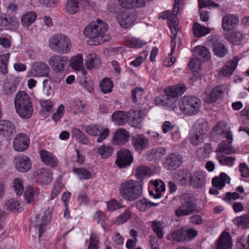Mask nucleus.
Instances as JSON below:
<instances>
[{"label":"nucleus","mask_w":249,"mask_h":249,"mask_svg":"<svg viewBox=\"0 0 249 249\" xmlns=\"http://www.w3.org/2000/svg\"><path fill=\"white\" fill-rule=\"evenodd\" d=\"M246 35L241 32L236 31L231 35L230 40L234 45H239L244 40Z\"/></svg>","instance_id":"obj_51"},{"label":"nucleus","mask_w":249,"mask_h":249,"mask_svg":"<svg viewBox=\"0 0 249 249\" xmlns=\"http://www.w3.org/2000/svg\"><path fill=\"white\" fill-rule=\"evenodd\" d=\"M40 158L42 161L46 165L51 167H55L58 164V160L56 157L52 153L44 150L40 152Z\"/></svg>","instance_id":"obj_25"},{"label":"nucleus","mask_w":249,"mask_h":249,"mask_svg":"<svg viewBox=\"0 0 249 249\" xmlns=\"http://www.w3.org/2000/svg\"><path fill=\"white\" fill-rule=\"evenodd\" d=\"M9 53L0 55V73L6 74L8 72L7 64L10 57Z\"/></svg>","instance_id":"obj_45"},{"label":"nucleus","mask_w":249,"mask_h":249,"mask_svg":"<svg viewBox=\"0 0 249 249\" xmlns=\"http://www.w3.org/2000/svg\"><path fill=\"white\" fill-rule=\"evenodd\" d=\"M48 46L52 51L60 54L68 53L72 48L70 38L62 33L53 35L49 40Z\"/></svg>","instance_id":"obj_2"},{"label":"nucleus","mask_w":249,"mask_h":249,"mask_svg":"<svg viewBox=\"0 0 249 249\" xmlns=\"http://www.w3.org/2000/svg\"><path fill=\"white\" fill-rule=\"evenodd\" d=\"M85 131L90 135L98 136L100 133V128L98 126L95 124L87 125L85 129Z\"/></svg>","instance_id":"obj_62"},{"label":"nucleus","mask_w":249,"mask_h":249,"mask_svg":"<svg viewBox=\"0 0 249 249\" xmlns=\"http://www.w3.org/2000/svg\"><path fill=\"white\" fill-rule=\"evenodd\" d=\"M71 135L72 137L76 138L77 140L80 143L84 144H89L90 143L89 140L87 137L86 135L78 128H73Z\"/></svg>","instance_id":"obj_42"},{"label":"nucleus","mask_w":249,"mask_h":249,"mask_svg":"<svg viewBox=\"0 0 249 249\" xmlns=\"http://www.w3.org/2000/svg\"><path fill=\"white\" fill-rule=\"evenodd\" d=\"M15 107L17 113L23 118H29L33 112L32 103L28 94L24 91L18 92L16 95Z\"/></svg>","instance_id":"obj_3"},{"label":"nucleus","mask_w":249,"mask_h":249,"mask_svg":"<svg viewBox=\"0 0 249 249\" xmlns=\"http://www.w3.org/2000/svg\"><path fill=\"white\" fill-rule=\"evenodd\" d=\"M30 144L28 136L24 133L18 134L13 141V147L15 150L22 152L26 149Z\"/></svg>","instance_id":"obj_16"},{"label":"nucleus","mask_w":249,"mask_h":249,"mask_svg":"<svg viewBox=\"0 0 249 249\" xmlns=\"http://www.w3.org/2000/svg\"><path fill=\"white\" fill-rule=\"evenodd\" d=\"M132 114H133V116L131 120V125L133 127L138 128L140 126V124L145 116L146 112L144 110H140L133 111Z\"/></svg>","instance_id":"obj_38"},{"label":"nucleus","mask_w":249,"mask_h":249,"mask_svg":"<svg viewBox=\"0 0 249 249\" xmlns=\"http://www.w3.org/2000/svg\"><path fill=\"white\" fill-rule=\"evenodd\" d=\"M205 179L204 173L201 171H197L192 175L190 183L195 188L201 187L204 185Z\"/></svg>","instance_id":"obj_32"},{"label":"nucleus","mask_w":249,"mask_h":249,"mask_svg":"<svg viewBox=\"0 0 249 249\" xmlns=\"http://www.w3.org/2000/svg\"><path fill=\"white\" fill-rule=\"evenodd\" d=\"M194 35L196 37H201L209 34L211 29L204 27L198 23H195L193 26Z\"/></svg>","instance_id":"obj_39"},{"label":"nucleus","mask_w":249,"mask_h":249,"mask_svg":"<svg viewBox=\"0 0 249 249\" xmlns=\"http://www.w3.org/2000/svg\"><path fill=\"white\" fill-rule=\"evenodd\" d=\"M239 60V58L236 56L230 61L222 69V74L228 76L232 74L237 67Z\"/></svg>","instance_id":"obj_34"},{"label":"nucleus","mask_w":249,"mask_h":249,"mask_svg":"<svg viewBox=\"0 0 249 249\" xmlns=\"http://www.w3.org/2000/svg\"><path fill=\"white\" fill-rule=\"evenodd\" d=\"M72 171L78 175L81 180L89 179L91 176V173L85 168H74Z\"/></svg>","instance_id":"obj_47"},{"label":"nucleus","mask_w":249,"mask_h":249,"mask_svg":"<svg viewBox=\"0 0 249 249\" xmlns=\"http://www.w3.org/2000/svg\"><path fill=\"white\" fill-rule=\"evenodd\" d=\"M117 20L120 25L124 28L129 27L131 24L135 21L136 17L132 14H124L122 16H119Z\"/></svg>","instance_id":"obj_35"},{"label":"nucleus","mask_w":249,"mask_h":249,"mask_svg":"<svg viewBox=\"0 0 249 249\" xmlns=\"http://www.w3.org/2000/svg\"><path fill=\"white\" fill-rule=\"evenodd\" d=\"M71 66L75 70H80L83 66L82 56L81 55L74 56L71 60Z\"/></svg>","instance_id":"obj_53"},{"label":"nucleus","mask_w":249,"mask_h":249,"mask_svg":"<svg viewBox=\"0 0 249 249\" xmlns=\"http://www.w3.org/2000/svg\"><path fill=\"white\" fill-rule=\"evenodd\" d=\"M87 249H99V238L95 233H91Z\"/></svg>","instance_id":"obj_59"},{"label":"nucleus","mask_w":249,"mask_h":249,"mask_svg":"<svg viewBox=\"0 0 249 249\" xmlns=\"http://www.w3.org/2000/svg\"><path fill=\"white\" fill-rule=\"evenodd\" d=\"M148 54V53L147 51H144L142 52L138 57L130 63V64L135 67H139L145 60Z\"/></svg>","instance_id":"obj_58"},{"label":"nucleus","mask_w":249,"mask_h":249,"mask_svg":"<svg viewBox=\"0 0 249 249\" xmlns=\"http://www.w3.org/2000/svg\"><path fill=\"white\" fill-rule=\"evenodd\" d=\"M36 18V15L35 12L32 11L28 12L21 17V25L28 27L35 21Z\"/></svg>","instance_id":"obj_40"},{"label":"nucleus","mask_w":249,"mask_h":249,"mask_svg":"<svg viewBox=\"0 0 249 249\" xmlns=\"http://www.w3.org/2000/svg\"><path fill=\"white\" fill-rule=\"evenodd\" d=\"M233 223L238 225H242L245 228H249V216L242 215L233 220Z\"/></svg>","instance_id":"obj_55"},{"label":"nucleus","mask_w":249,"mask_h":249,"mask_svg":"<svg viewBox=\"0 0 249 249\" xmlns=\"http://www.w3.org/2000/svg\"><path fill=\"white\" fill-rule=\"evenodd\" d=\"M113 150L110 146L106 145L101 146L98 150V153L101 156L103 159H107L111 156Z\"/></svg>","instance_id":"obj_57"},{"label":"nucleus","mask_w":249,"mask_h":249,"mask_svg":"<svg viewBox=\"0 0 249 249\" xmlns=\"http://www.w3.org/2000/svg\"><path fill=\"white\" fill-rule=\"evenodd\" d=\"M194 49L196 53L204 61H208L211 58V53L206 47L198 46L195 47Z\"/></svg>","instance_id":"obj_43"},{"label":"nucleus","mask_w":249,"mask_h":249,"mask_svg":"<svg viewBox=\"0 0 249 249\" xmlns=\"http://www.w3.org/2000/svg\"><path fill=\"white\" fill-rule=\"evenodd\" d=\"M34 176L45 184L50 183L53 178L52 172L48 168L39 169L34 173Z\"/></svg>","instance_id":"obj_22"},{"label":"nucleus","mask_w":249,"mask_h":249,"mask_svg":"<svg viewBox=\"0 0 249 249\" xmlns=\"http://www.w3.org/2000/svg\"><path fill=\"white\" fill-rule=\"evenodd\" d=\"M133 157L130 151L121 149L117 152L116 164L120 168H126L132 162Z\"/></svg>","instance_id":"obj_12"},{"label":"nucleus","mask_w":249,"mask_h":249,"mask_svg":"<svg viewBox=\"0 0 249 249\" xmlns=\"http://www.w3.org/2000/svg\"><path fill=\"white\" fill-rule=\"evenodd\" d=\"M150 169L146 166L142 165L139 167L136 171V176L138 179L142 180L146 176L149 175Z\"/></svg>","instance_id":"obj_50"},{"label":"nucleus","mask_w":249,"mask_h":249,"mask_svg":"<svg viewBox=\"0 0 249 249\" xmlns=\"http://www.w3.org/2000/svg\"><path fill=\"white\" fill-rule=\"evenodd\" d=\"M136 205L137 208L142 212H144L146 211L147 208H150L151 207V202L148 201L145 198H143L137 201Z\"/></svg>","instance_id":"obj_63"},{"label":"nucleus","mask_w":249,"mask_h":249,"mask_svg":"<svg viewBox=\"0 0 249 249\" xmlns=\"http://www.w3.org/2000/svg\"><path fill=\"white\" fill-rule=\"evenodd\" d=\"M145 44L144 41L136 37L127 36L125 39V44L129 48H140Z\"/></svg>","instance_id":"obj_37"},{"label":"nucleus","mask_w":249,"mask_h":249,"mask_svg":"<svg viewBox=\"0 0 249 249\" xmlns=\"http://www.w3.org/2000/svg\"><path fill=\"white\" fill-rule=\"evenodd\" d=\"M223 124L219 123L216 126L214 127L211 132L212 136H220L225 138L228 141H223L218 145V150L223 153L230 154L235 152V149L230 144L232 141V135L231 132L224 129Z\"/></svg>","instance_id":"obj_5"},{"label":"nucleus","mask_w":249,"mask_h":249,"mask_svg":"<svg viewBox=\"0 0 249 249\" xmlns=\"http://www.w3.org/2000/svg\"><path fill=\"white\" fill-rule=\"evenodd\" d=\"M14 160L16 169L20 172H27L31 168L32 162L27 156H17Z\"/></svg>","instance_id":"obj_20"},{"label":"nucleus","mask_w":249,"mask_h":249,"mask_svg":"<svg viewBox=\"0 0 249 249\" xmlns=\"http://www.w3.org/2000/svg\"><path fill=\"white\" fill-rule=\"evenodd\" d=\"M15 133V126L11 122L2 120L0 121V137L8 139Z\"/></svg>","instance_id":"obj_18"},{"label":"nucleus","mask_w":249,"mask_h":249,"mask_svg":"<svg viewBox=\"0 0 249 249\" xmlns=\"http://www.w3.org/2000/svg\"><path fill=\"white\" fill-rule=\"evenodd\" d=\"M13 187L17 196H20L24 190L22 180L19 178H16L13 181Z\"/></svg>","instance_id":"obj_60"},{"label":"nucleus","mask_w":249,"mask_h":249,"mask_svg":"<svg viewBox=\"0 0 249 249\" xmlns=\"http://www.w3.org/2000/svg\"><path fill=\"white\" fill-rule=\"evenodd\" d=\"M177 14H175L174 10L173 12L171 13L169 11H165L163 12L160 13L159 15V18H162L163 19H168V26L171 30V34L172 35L171 36V53L169 54L172 55L176 49V36L178 32V19L177 18Z\"/></svg>","instance_id":"obj_8"},{"label":"nucleus","mask_w":249,"mask_h":249,"mask_svg":"<svg viewBox=\"0 0 249 249\" xmlns=\"http://www.w3.org/2000/svg\"><path fill=\"white\" fill-rule=\"evenodd\" d=\"M170 238L177 242H181L187 240L186 235L185 234V230L181 228L174 231L171 233Z\"/></svg>","instance_id":"obj_44"},{"label":"nucleus","mask_w":249,"mask_h":249,"mask_svg":"<svg viewBox=\"0 0 249 249\" xmlns=\"http://www.w3.org/2000/svg\"><path fill=\"white\" fill-rule=\"evenodd\" d=\"M151 227L159 239L163 238L164 227L162 222L160 221L154 220L152 222Z\"/></svg>","instance_id":"obj_46"},{"label":"nucleus","mask_w":249,"mask_h":249,"mask_svg":"<svg viewBox=\"0 0 249 249\" xmlns=\"http://www.w3.org/2000/svg\"><path fill=\"white\" fill-rule=\"evenodd\" d=\"M230 181V178L225 173H221L219 177L213 179L212 184L214 187L220 190L225 186L226 183L229 184Z\"/></svg>","instance_id":"obj_30"},{"label":"nucleus","mask_w":249,"mask_h":249,"mask_svg":"<svg viewBox=\"0 0 249 249\" xmlns=\"http://www.w3.org/2000/svg\"><path fill=\"white\" fill-rule=\"evenodd\" d=\"M53 81L51 77L45 79L43 81V90L44 93L48 96L51 95L53 92L52 86Z\"/></svg>","instance_id":"obj_52"},{"label":"nucleus","mask_w":249,"mask_h":249,"mask_svg":"<svg viewBox=\"0 0 249 249\" xmlns=\"http://www.w3.org/2000/svg\"><path fill=\"white\" fill-rule=\"evenodd\" d=\"M17 89V83L15 80L5 82L3 86V92L4 94L10 95L14 93Z\"/></svg>","instance_id":"obj_41"},{"label":"nucleus","mask_w":249,"mask_h":249,"mask_svg":"<svg viewBox=\"0 0 249 249\" xmlns=\"http://www.w3.org/2000/svg\"><path fill=\"white\" fill-rule=\"evenodd\" d=\"M107 210L109 211H115L123 207V206L115 199H112L107 202Z\"/></svg>","instance_id":"obj_64"},{"label":"nucleus","mask_w":249,"mask_h":249,"mask_svg":"<svg viewBox=\"0 0 249 249\" xmlns=\"http://www.w3.org/2000/svg\"><path fill=\"white\" fill-rule=\"evenodd\" d=\"M231 236L228 232H223L220 235L216 249H231Z\"/></svg>","instance_id":"obj_27"},{"label":"nucleus","mask_w":249,"mask_h":249,"mask_svg":"<svg viewBox=\"0 0 249 249\" xmlns=\"http://www.w3.org/2000/svg\"><path fill=\"white\" fill-rule=\"evenodd\" d=\"M131 216L129 210H126L124 212L119 215L116 219L115 223L118 225H121L126 222Z\"/></svg>","instance_id":"obj_54"},{"label":"nucleus","mask_w":249,"mask_h":249,"mask_svg":"<svg viewBox=\"0 0 249 249\" xmlns=\"http://www.w3.org/2000/svg\"><path fill=\"white\" fill-rule=\"evenodd\" d=\"M207 124L203 119L198 120L194 124L189 134V140L192 144L197 145L203 142Z\"/></svg>","instance_id":"obj_9"},{"label":"nucleus","mask_w":249,"mask_h":249,"mask_svg":"<svg viewBox=\"0 0 249 249\" xmlns=\"http://www.w3.org/2000/svg\"><path fill=\"white\" fill-rule=\"evenodd\" d=\"M101 66L100 57L96 53L89 54L86 60V66L88 69H97Z\"/></svg>","instance_id":"obj_31"},{"label":"nucleus","mask_w":249,"mask_h":249,"mask_svg":"<svg viewBox=\"0 0 249 249\" xmlns=\"http://www.w3.org/2000/svg\"><path fill=\"white\" fill-rule=\"evenodd\" d=\"M212 47L214 54L218 57H223L227 53L228 49L226 46L216 39L212 40Z\"/></svg>","instance_id":"obj_28"},{"label":"nucleus","mask_w":249,"mask_h":249,"mask_svg":"<svg viewBox=\"0 0 249 249\" xmlns=\"http://www.w3.org/2000/svg\"><path fill=\"white\" fill-rule=\"evenodd\" d=\"M191 173L187 170H184L179 172L178 177L177 179L181 185H186L187 181H191Z\"/></svg>","instance_id":"obj_49"},{"label":"nucleus","mask_w":249,"mask_h":249,"mask_svg":"<svg viewBox=\"0 0 249 249\" xmlns=\"http://www.w3.org/2000/svg\"><path fill=\"white\" fill-rule=\"evenodd\" d=\"M49 220V214L47 215L46 213L39 214L36 216L34 225L35 228L38 230V238H40L45 231V227Z\"/></svg>","instance_id":"obj_23"},{"label":"nucleus","mask_w":249,"mask_h":249,"mask_svg":"<svg viewBox=\"0 0 249 249\" xmlns=\"http://www.w3.org/2000/svg\"><path fill=\"white\" fill-rule=\"evenodd\" d=\"M143 93V90L141 88H136L132 90V99L134 103L137 102L142 99Z\"/></svg>","instance_id":"obj_61"},{"label":"nucleus","mask_w":249,"mask_h":249,"mask_svg":"<svg viewBox=\"0 0 249 249\" xmlns=\"http://www.w3.org/2000/svg\"><path fill=\"white\" fill-rule=\"evenodd\" d=\"M186 90V85L179 84L176 86L167 87L165 89L166 96H162L158 97L157 101L160 100V103H156L157 105L166 107H171L174 104L173 99L178 96H181Z\"/></svg>","instance_id":"obj_7"},{"label":"nucleus","mask_w":249,"mask_h":249,"mask_svg":"<svg viewBox=\"0 0 249 249\" xmlns=\"http://www.w3.org/2000/svg\"><path fill=\"white\" fill-rule=\"evenodd\" d=\"M201 101L194 96H184L180 98L178 106L180 110L187 115H194L201 107Z\"/></svg>","instance_id":"obj_6"},{"label":"nucleus","mask_w":249,"mask_h":249,"mask_svg":"<svg viewBox=\"0 0 249 249\" xmlns=\"http://www.w3.org/2000/svg\"><path fill=\"white\" fill-rule=\"evenodd\" d=\"M49 71L47 64L42 61H37L32 64L30 74L31 76L47 77L49 75Z\"/></svg>","instance_id":"obj_13"},{"label":"nucleus","mask_w":249,"mask_h":249,"mask_svg":"<svg viewBox=\"0 0 249 249\" xmlns=\"http://www.w3.org/2000/svg\"><path fill=\"white\" fill-rule=\"evenodd\" d=\"M150 183L153 185L154 190L149 191L151 196L154 198H160L161 197L162 193L165 190L164 183L160 180H151Z\"/></svg>","instance_id":"obj_26"},{"label":"nucleus","mask_w":249,"mask_h":249,"mask_svg":"<svg viewBox=\"0 0 249 249\" xmlns=\"http://www.w3.org/2000/svg\"><path fill=\"white\" fill-rule=\"evenodd\" d=\"M19 25L18 18L14 16L0 15V27L5 29H16Z\"/></svg>","instance_id":"obj_17"},{"label":"nucleus","mask_w":249,"mask_h":249,"mask_svg":"<svg viewBox=\"0 0 249 249\" xmlns=\"http://www.w3.org/2000/svg\"><path fill=\"white\" fill-rule=\"evenodd\" d=\"M182 162L183 158L181 155L172 153L167 156L163 165L167 170H174L180 167Z\"/></svg>","instance_id":"obj_14"},{"label":"nucleus","mask_w":249,"mask_h":249,"mask_svg":"<svg viewBox=\"0 0 249 249\" xmlns=\"http://www.w3.org/2000/svg\"><path fill=\"white\" fill-rule=\"evenodd\" d=\"M122 197L127 201H133L140 197L142 193V187L140 182L129 180L123 182L120 186Z\"/></svg>","instance_id":"obj_4"},{"label":"nucleus","mask_w":249,"mask_h":249,"mask_svg":"<svg viewBox=\"0 0 249 249\" xmlns=\"http://www.w3.org/2000/svg\"><path fill=\"white\" fill-rule=\"evenodd\" d=\"M226 90V87L224 85H219L215 87L209 94L210 102L214 103L217 100L223 98Z\"/></svg>","instance_id":"obj_29"},{"label":"nucleus","mask_w":249,"mask_h":249,"mask_svg":"<svg viewBox=\"0 0 249 249\" xmlns=\"http://www.w3.org/2000/svg\"><path fill=\"white\" fill-rule=\"evenodd\" d=\"M107 25L101 20L98 19L96 23H91L87 25L84 30V35L89 38L88 43L90 45H97L100 43L99 38L104 39V41L109 40V36L105 35L107 30Z\"/></svg>","instance_id":"obj_1"},{"label":"nucleus","mask_w":249,"mask_h":249,"mask_svg":"<svg viewBox=\"0 0 249 249\" xmlns=\"http://www.w3.org/2000/svg\"><path fill=\"white\" fill-rule=\"evenodd\" d=\"M112 118L115 123L119 125H122L128 121V115L125 112L118 111L112 114Z\"/></svg>","instance_id":"obj_36"},{"label":"nucleus","mask_w":249,"mask_h":249,"mask_svg":"<svg viewBox=\"0 0 249 249\" xmlns=\"http://www.w3.org/2000/svg\"><path fill=\"white\" fill-rule=\"evenodd\" d=\"M197 210L196 204L191 197H188L176 209L175 214L177 217H181L190 215Z\"/></svg>","instance_id":"obj_10"},{"label":"nucleus","mask_w":249,"mask_h":249,"mask_svg":"<svg viewBox=\"0 0 249 249\" xmlns=\"http://www.w3.org/2000/svg\"><path fill=\"white\" fill-rule=\"evenodd\" d=\"M89 3L87 0H68L66 9L70 14H75L80 10L88 8Z\"/></svg>","instance_id":"obj_15"},{"label":"nucleus","mask_w":249,"mask_h":249,"mask_svg":"<svg viewBox=\"0 0 249 249\" xmlns=\"http://www.w3.org/2000/svg\"><path fill=\"white\" fill-rule=\"evenodd\" d=\"M238 23V18L234 15L226 14L222 19V29L225 31H231L237 26Z\"/></svg>","instance_id":"obj_21"},{"label":"nucleus","mask_w":249,"mask_h":249,"mask_svg":"<svg viewBox=\"0 0 249 249\" xmlns=\"http://www.w3.org/2000/svg\"><path fill=\"white\" fill-rule=\"evenodd\" d=\"M48 63L55 72H62L67 65L68 58L60 54H54L49 59Z\"/></svg>","instance_id":"obj_11"},{"label":"nucleus","mask_w":249,"mask_h":249,"mask_svg":"<svg viewBox=\"0 0 249 249\" xmlns=\"http://www.w3.org/2000/svg\"><path fill=\"white\" fill-rule=\"evenodd\" d=\"M113 87L112 82L108 78L103 79L100 84V89L104 93L111 92Z\"/></svg>","instance_id":"obj_48"},{"label":"nucleus","mask_w":249,"mask_h":249,"mask_svg":"<svg viewBox=\"0 0 249 249\" xmlns=\"http://www.w3.org/2000/svg\"><path fill=\"white\" fill-rule=\"evenodd\" d=\"M77 200L80 204L86 205L89 204V199L87 195V189L80 191L77 195Z\"/></svg>","instance_id":"obj_56"},{"label":"nucleus","mask_w":249,"mask_h":249,"mask_svg":"<svg viewBox=\"0 0 249 249\" xmlns=\"http://www.w3.org/2000/svg\"><path fill=\"white\" fill-rule=\"evenodd\" d=\"M130 138V134L126 130L120 128L115 133L113 137V143L122 145L126 143Z\"/></svg>","instance_id":"obj_24"},{"label":"nucleus","mask_w":249,"mask_h":249,"mask_svg":"<svg viewBox=\"0 0 249 249\" xmlns=\"http://www.w3.org/2000/svg\"><path fill=\"white\" fill-rule=\"evenodd\" d=\"M132 145L135 150L141 152L149 146V140L142 134H137L131 140Z\"/></svg>","instance_id":"obj_19"},{"label":"nucleus","mask_w":249,"mask_h":249,"mask_svg":"<svg viewBox=\"0 0 249 249\" xmlns=\"http://www.w3.org/2000/svg\"><path fill=\"white\" fill-rule=\"evenodd\" d=\"M119 3L122 8L128 9L142 7L145 4L143 0H119Z\"/></svg>","instance_id":"obj_33"}]
</instances>
